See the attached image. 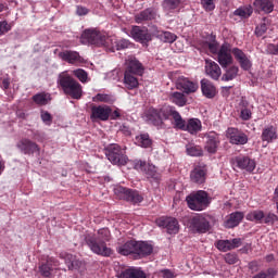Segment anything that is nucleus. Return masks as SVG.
Returning a JSON list of instances; mask_svg holds the SVG:
<instances>
[{
  "mask_svg": "<svg viewBox=\"0 0 278 278\" xmlns=\"http://www.w3.org/2000/svg\"><path fill=\"white\" fill-rule=\"evenodd\" d=\"M147 123L162 129L164 127V121H172L176 129L181 125V114L175 106L163 105L161 109L150 108L144 113Z\"/></svg>",
  "mask_w": 278,
  "mask_h": 278,
  "instance_id": "nucleus-1",
  "label": "nucleus"
},
{
  "mask_svg": "<svg viewBox=\"0 0 278 278\" xmlns=\"http://www.w3.org/2000/svg\"><path fill=\"white\" fill-rule=\"evenodd\" d=\"M112 238V232H110V228H101L98 230L97 236H87L85 238L87 247L93 252L96 255H101V257H112L114 255V251L111 248H108V243Z\"/></svg>",
  "mask_w": 278,
  "mask_h": 278,
  "instance_id": "nucleus-2",
  "label": "nucleus"
},
{
  "mask_svg": "<svg viewBox=\"0 0 278 278\" xmlns=\"http://www.w3.org/2000/svg\"><path fill=\"white\" fill-rule=\"evenodd\" d=\"M56 84L64 92V94L71 97V99L79 100L81 99V97H84V89L81 87V84H79V81H77L67 72L59 74Z\"/></svg>",
  "mask_w": 278,
  "mask_h": 278,
  "instance_id": "nucleus-3",
  "label": "nucleus"
},
{
  "mask_svg": "<svg viewBox=\"0 0 278 278\" xmlns=\"http://www.w3.org/2000/svg\"><path fill=\"white\" fill-rule=\"evenodd\" d=\"M186 201L189 210H193L194 212H203V210H207V207H210L212 198H210L207 191L199 190L190 193L186 198Z\"/></svg>",
  "mask_w": 278,
  "mask_h": 278,
  "instance_id": "nucleus-4",
  "label": "nucleus"
},
{
  "mask_svg": "<svg viewBox=\"0 0 278 278\" xmlns=\"http://www.w3.org/2000/svg\"><path fill=\"white\" fill-rule=\"evenodd\" d=\"M112 39L94 28L85 29L80 36L83 45H94V47H105L110 49Z\"/></svg>",
  "mask_w": 278,
  "mask_h": 278,
  "instance_id": "nucleus-5",
  "label": "nucleus"
},
{
  "mask_svg": "<svg viewBox=\"0 0 278 278\" xmlns=\"http://www.w3.org/2000/svg\"><path fill=\"white\" fill-rule=\"evenodd\" d=\"M104 153L111 164H115L117 166H125V164H127V155H125V151L118 146V143L109 144L104 149Z\"/></svg>",
  "mask_w": 278,
  "mask_h": 278,
  "instance_id": "nucleus-6",
  "label": "nucleus"
},
{
  "mask_svg": "<svg viewBox=\"0 0 278 278\" xmlns=\"http://www.w3.org/2000/svg\"><path fill=\"white\" fill-rule=\"evenodd\" d=\"M212 220H214V217L211 215H195L189 220L190 229L195 233H207Z\"/></svg>",
  "mask_w": 278,
  "mask_h": 278,
  "instance_id": "nucleus-7",
  "label": "nucleus"
},
{
  "mask_svg": "<svg viewBox=\"0 0 278 278\" xmlns=\"http://www.w3.org/2000/svg\"><path fill=\"white\" fill-rule=\"evenodd\" d=\"M60 266V261L53 256H48L46 262H41L38 266V273L41 277L45 278H54L55 274Z\"/></svg>",
  "mask_w": 278,
  "mask_h": 278,
  "instance_id": "nucleus-8",
  "label": "nucleus"
},
{
  "mask_svg": "<svg viewBox=\"0 0 278 278\" xmlns=\"http://www.w3.org/2000/svg\"><path fill=\"white\" fill-rule=\"evenodd\" d=\"M233 49H231V45L223 43L219 48V51L216 54V60L222 68H227V66H231L233 64V56L231 55Z\"/></svg>",
  "mask_w": 278,
  "mask_h": 278,
  "instance_id": "nucleus-9",
  "label": "nucleus"
},
{
  "mask_svg": "<svg viewBox=\"0 0 278 278\" xmlns=\"http://www.w3.org/2000/svg\"><path fill=\"white\" fill-rule=\"evenodd\" d=\"M226 138L230 144L244 146L249 142V136L244 131L233 127L226 130Z\"/></svg>",
  "mask_w": 278,
  "mask_h": 278,
  "instance_id": "nucleus-10",
  "label": "nucleus"
},
{
  "mask_svg": "<svg viewBox=\"0 0 278 278\" xmlns=\"http://www.w3.org/2000/svg\"><path fill=\"white\" fill-rule=\"evenodd\" d=\"M181 131H188L191 136H197L201 129H203V124L199 118H189L187 122L186 119L181 118L180 125L178 128Z\"/></svg>",
  "mask_w": 278,
  "mask_h": 278,
  "instance_id": "nucleus-11",
  "label": "nucleus"
},
{
  "mask_svg": "<svg viewBox=\"0 0 278 278\" xmlns=\"http://www.w3.org/2000/svg\"><path fill=\"white\" fill-rule=\"evenodd\" d=\"M157 227L166 229L170 236L179 233V222L175 217H160L156 219Z\"/></svg>",
  "mask_w": 278,
  "mask_h": 278,
  "instance_id": "nucleus-12",
  "label": "nucleus"
},
{
  "mask_svg": "<svg viewBox=\"0 0 278 278\" xmlns=\"http://www.w3.org/2000/svg\"><path fill=\"white\" fill-rule=\"evenodd\" d=\"M190 179L192 184H197L198 186H202V184H205V181H207V165H194L193 169L190 173Z\"/></svg>",
  "mask_w": 278,
  "mask_h": 278,
  "instance_id": "nucleus-13",
  "label": "nucleus"
},
{
  "mask_svg": "<svg viewBox=\"0 0 278 278\" xmlns=\"http://www.w3.org/2000/svg\"><path fill=\"white\" fill-rule=\"evenodd\" d=\"M112 108L110 105H91V121H110Z\"/></svg>",
  "mask_w": 278,
  "mask_h": 278,
  "instance_id": "nucleus-14",
  "label": "nucleus"
},
{
  "mask_svg": "<svg viewBox=\"0 0 278 278\" xmlns=\"http://www.w3.org/2000/svg\"><path fill=\"white\" fill-rule=\"evenodd\" d=\"M130 36L136 40V42H141V45H147V42H151L152 40L149 28L142 26H132L130 29Z\"/></svg>",
  "mask_w": 278,
  "mask_h": 278,
  "instance_id": "nucleus-15",
  "label": "nucleus"
},
{
  "mask_svg": "<svg viewBox=\"0 0 278 278\" xmlns=\"http://www.w3.org/2000/svg\"><path fill=\"white\" fill-rule=\"evenodd\" d=\"M176 88L185 92V94H192L199 90V84L180 76L176 80Z\"/></svg>",
  "mask_w": 278,
  "mask_h": 278,
  "instance_id": "nucleus-16",
  "label": "nucleus"
},
{
  "mask_svg": "<svg viewBox=\"0 0 278 278\" xmlns=\"http://www.w3.org/2000/svg\"><path fill=\"white\" fill-rule=\"evenodd\" d=\"M253 104H251L245 97H242L237 106L239 118H241V121H251V118H253Z\"/></svg>",
  "mask_w": 278,
  "mask_h": 278,
  "instance_id": "nucleus-17",
  "label": "nucleus"
},
{
  "mask_svg": "<svg viewBox=\"0 0 278 278\" xmlns=\"http://www.w3.org/2000/svg\"><path fill=\"white\" fill-rule=\"evenodd\" d=\"M235 164L237 168H240V170H247V173H253L257 166L255 160L242 154L235 157Z\"/></svg>",
  "mask_w": 278,
  "mask_h": 278,
  "instance_id": "nucleus-18",
  "label": "nucleus"
},
{
  "mask_svg": "<svg viewBox=\"0 0 278 278\" xmlns=\"http://www.w3.org/2000/svg\"><path fill=\"white\" fill-rule=\"evenodd\" d=\"M157 18V10L153 7L147 8L139 13L135 14V23L142 25Z\"/></svg>",
  "mask_w": 278,
  "mask_h": 278,
  "instance_id": "nucleus-19",
  "label": "nucleus"
},
{
  "mask_svg": "<svg viewBox=\"0 0 278 278\" xmlns=\"http://www.w3.org/2000/svg\"><path fill=\"white\" fill-rule=\"evenodd\" d=\"M153 253V245L147 241H136L134 260H142L149 257Z\"/></svg>",
  "mask_w": 278,
  "mask_h": 278,
  "instance_id": "nucleus-20",
  "label": "nucleus"
},
{
  "mask_svg": "<svg viewBox=\"0 0 278 278\" xmlns=\"http://www.w3.org/2000/svg\"><path fill=\"white\" fill-rule=\"evenodd\" d=\"M242 247V239L235 238V239H226V240H218L216 242V249L222 251V253H227V251H233V249H239Z\"/></svg>",
  "mask_w": 278,
  "mask_h": 278,
  "instance_id": "nucleus-21",
  "label": "nucleus"
},
{
  "mask_svg": "<svg viewBox=\"0 0 278 278\" xmlns=\"http://www.w3.org/2000/svg\"><path fill=\"white\" fill-rule=\"evenodd\" d=\"M204 138H206V143L204 147L205 151H207V153H216V151H218V144H220V138L216 131L206 132Z\"/></svg>",
  "mask_w": 278,
  "mask_h": 278,
  "instance_id": "nucleus-22",
  "label": "nucleus"
},
{
  "mask_svg": "<svg viewBox=\"0 0 278 278\" xmlns=\"http://www.w3.org/2000/svg\"><path fill=\"white\" fill-rule=\"evenodd\" d=\"M16 147L22 153H24V155H34L36 151H40V148H38L37 143L27 138L21 139L16 143Z\"/></svg>",
  "mask_w": 278,
  "mask_h": 278,
  "instance_id": "nucleus-23",
  "label": "nucleus"
},
{
  "mask_svg": "<svg viewBox=\"0 0 278 278\" xmlns=\"http://www.w3.org/2000/svg\"><path fill=\"white\" fill-rule=\"evenodd\" d=\"M118 192L123 194V199L125 201H127L128 203H132V205L142 203V201H144V198H142V195H140V192H138L137 190L119 188Z\"/></svg>",
  "mask_w": 278,
  "mask_h": 278,
  "instance_id": "nucleus-24",
  "label": "nucleus"
},
{
  "mask_svg": "<svg viewBox=\"0 0 278 278\" xmlns=\"http://www.w3.org/2000/svg\"><path fill=\"white\" fill-rule=\"evenodd\" d=\"M232 55L237 62H239V66L242 71H250L253 64L251 63V59L244 53V51L240 50L239 48L232 49Z\"/></svg>",
  "mask_w": 278,
  "mask_h": 278,
  "instance_id": "nucleus-25",
  "label": "nucleus"
},
{
  "mask_svg": "<svg viewBox=\"0 0 278 278\" xmlns=\"http://www.w3.org/2000/svg\"><path fill=\"white\" fill-rule=\"evenodd\" d=\"M205 73L211 79L214 81H218L220 76L223 75V70H220V65L212 60H205Z\"/></svg>",
  "mask_w": 278,
  "mask_h": 278,
  "instance_id": "nucleus-26",
  "label": "nucleus"
},
{
  "mask_svg": "<svg viewBox=\"0 0 278 278\" xmlns=\"http://www.w3.org/2000/svg\"><path fill=\"white\" fill-rule=\"evenodd\" d=\"M200 84H201L202 94L206 99H214V97L218 94V90L216 89V86L210 79L203 78L200 81Z\"/></svg>",
  "mask_w": 278,
  "mask_h": 278,
  "instance_id": "nucleus-27",
  "label": "nucleus"
},
{
  "mask_svg": "<svg viewBox=\"0 0 278 278\" xmlns=\"http://www.w3.org/2000/svg\"><path fill=\"white\" fill-rule=\"evenodd\" d=\"M125 73L142 77V75H144V67L142 66V63H140V61H138L136 58H130L128 60V65L125 70Z\"/></svg>",
  "mask_w": 278,
  "mask_h": 278,
  "instance_id": "nucleus-28",
  "label": "nucleus"
},
{
  "mask_svg": "<svg viewBox=\"0 0 278 278\" xmlns=\"http://www.w3.org/2000/svg\"><path fill=\"white\" fill-rule=\"evenodd\" d=\"M242 220H244V213L240 211L233 212L227 216L224 222V227H226V229H233V227H238Z\"/></svg>",
  "mask_w": 278,
  "mask_h": 278,
  "instance_id": "nucleus-29",
  "label": "nucleus"
},
{
  "mask_svg": "<svg viewBox=\"0 0 278 278\" xmlns=\"http://www.w3.org/2000/svg\"><path fill=\"white\" fill-rule=\"evenodd\" d=\"M60 60L67 62V64H79L81 62V55L79 52L73 50H64L59 53Z\"/></svg>",
  "mask_w": 278,
  "mask_h": 278,
  "instance_id": "nucleus-30",
  "label": "nucleus"
},
{
  "mask_svg": "<svg viewBox=\"0 0 278 278\" xmlns=\"http://www.w3.org/2000/svg\"><path fill=\"white\" fill-rule=\"evenodd\" d=\"M60 257L65 260L68 270H79V268L84 266V261L78 260L77 256L73 254L60 255Z\"/></svg>",
  "mask_w": 278,
  "mask_h": 278,
  "instance_id": "nucleus-31",
  "label": "nucleus"
},
{
  "mask_svg": "<svg viewBox=\"0 0 278 278\" xmlns=\"http://www.w3.org/2000/svg\"><path fill=\"white\" fill-rule=\"evenodd\" d=\"M146 177L154 184H160V181H162V174L157 172V167H155L153 164L148 163L146 168Z\"/></svg>",
  "mask_w": 278,
  "mask_h": 278,
  "instance_id": "nucleus-32",
  "label": "nucleus"
},
{
  "mask_svg": "<svg viewBox=\"0 0 278 278\" xmlns=\"http://www.w3.org/2000/svg\"><path fill=\"white\" fill-rule=\"evenodd\" d=\"M116 251L119 255H132L134 257L136 252V240L127 241L126 243L117 247Z\"/></svg>",
  "mask_w": 278,
  "mask_h": 278,
  "instance_id": "nucleus-33",
  "label": "nucleus"
},
{
  "mask_svg": "<svg viewBox=\"0 0 278 278\" xmlns=\"http://www.w3.org/2000/svg\"><path fill=\"white\" fill-rule=\"evenodd\" d=\"M261 140L268 143L277 140V128L273 125L265 127L262 131Z\"/></svg>",
  "mask_w": 278,
  "mask_h": 278,
  "instance_id": "nucleus-34",
  "label": "nucleus"
},
{
  "mask_svg": "<svg viewBox=\"0 0 278 278\" xmlns=\"http://www.w3.org/2000/svg\"><path fill=\"white\" fill-rule=\"evenodd\" d=\"M253 5L256 10H261V12H264L265 14H270V12L275 10V3H273V0H255Z\"/></svg>",
  "mask_w": 278,
  "mask_h": 278,
  "instance_id": "nucleus-35",
  "label": "nucleus"
},
{
  "mask_svg": "<svg viewBox=\"0 0 278 278\" xmlns=\"http://www.w3.org/2000/svg\"><path fill=\"white\" fill-rule=\"evenodd\" d=\"M135 142L142 149H151V147H153V139H151L148 132L136 136Z\"/></svg>",
  "mask_w": 278,
  "mask_h": 278,
  "instance_id": "nucleus-36",
  "label": "nucleus"
},
{
  "mask_svg": "<svg viewBox=\"0 0 278 278\" xmlns=\"http://www.w3.org/2000/svg\"><path fill=\"white\" fill-rule=\"evenodd\" d=\"M168 99L170 103H174L175 105H178V108H184L186 103H188V99L186 98V94L179 91H175L169 93Z\"/></svg>",
  "mask_w": 278,
  "mask_h": 278,
  "instance_id": "nucleus-37",
  "label": "nucleus"
},
{
  "mask_svg": "<svg viewBox=\"0 0 278 278\" xmlns=\"http://www.w3.org/2000/svg\"><path fill=\"white\" fill-rule=\"evenodd\" d=\"M124 85L127 88V90H136L138 86H140V83H138V78L136 77V74H129L127 72L124 73Z\"/></svg>",
  "mask_w": 278,
  "mask_h": 278,
  "instance_id": "nucleus-38",
  "label": "nucleus"
},
{
  "mask_svg": "<svg viewBox=\"0 0 278 278\" xmlns=\"http://www.w3.org/2000/svg\"><path fill=\"white\" fill-rule=\"evenodd\" d=\"M119 278H147V274L138 268H127L119 274Z\"/></svg>",
  "mask_w": 278,
  "mask_h": 278,
  "instance_id": "nucleus-39",
  "label": "nucleus"
},
{
  "mask_svg": "<svg viewBox=\"0 0 278 278\" xmlns=\"http://www.w3.org/2000/svg\"><path fill=\"white\" fill-rule=\"evenodd\" d=\"M238 73H240V67L237 65L227 66L222 79L223 81H233L238 77Z\"/></svg>",
  "mask_w": 278,
  "mask_h": 278,
  "instance_id": "nucleus-40",
  "label": "nucleus"
},
{
  "mask_svg": "<svg viewBox=\"0 0 278 278\" xmlns=\"http://www.w3.org/2000/svg\"><path fill=\"white\" fill-rule=\"evenodd\" d=\"M270 25V17H263L261 24L255 28V35L260 38L268 31V26Z\"/></svg>",
  "mask_w": 278,
  "mask_h": 278,
  "instance_id": "nucleus-41",
  "label": "nucleus"
},
{
  "mask_svg": "<svg viewBox=\"0 0 278 278\" xmlns=\"http://www.w3.org/2000/svg\"><path fill=\"white\" fill-rule=\"evenodd\" d=\"M247 220L251 223H264V211H252L247 214Z\"/></svg>",
  "mask_w": 278,
  "mask_h": 278,
  "instance_id": "nucleus-42",
  "label": "nucleus"
},
{
  "mask_svg": "<svg viewBox=\"0 0 278 278\" xmlns=\"http://www.w3.org/2000/svg\"><path fill=\"white\" fill-rule=\"evenodd\" d=\"M235 16H240V18H249L253 14V7L245 5L237 9L233 12Z\"/></svg>",
  "mask_w": 278,
  "mask_h": 278,
  "instance_id": "nucleus-43",
  "label": "nucleus"
},
{
  "mask_svg": "<svg viewBox=\"0 0 278 278\" xmlns=\"http://www.w3.org/2000/svg\"><path fill=\"white\" fill-rule=\"evenodd\" d=\"M186 152L191 157H201L203 155V149L200 146L187 144Z\"/></svg>",
  "mask_w": 278,
  "mask_h": 278,
  "instance_id": "nucleus-44",
  "label": "nucleus"
},
{
  "mask_svg": "<svg viewBox=\"0 0 278 278\" xmlns=\"http://www.w3.org/2000/svg\"><path fill=\"white\" fill-rule=\"evenodd\" d=\"M181 5V0H164L162 2V8L165 12H173V10H177Z\"/></svg>",
  "mask_w": 278,
  "mask_h": 278,
  "instance_id": "nucleus-45",
  "label": "nucleus"
},
{
  "mask_svg": "<svg viewBox=\"0 0 278 278\" xmlns=\"http://www.w3.org/2000/svg\"><path fill=\"white\" fill-rule=\"evenodd\" d=\"M94 103H112L114 101V97L108 93H98L92 98Z\"/></svg>",
  "mask_w": 278,
  "mask_h": 278,
  "instance_id": "nucleus-46",
  "label": "nucleus"
},
{
  "mask_svg": "<svg viewBox=\"0 0 278 278\" xmlns=\"http://www.w3.org/2000/svg\"><path fill=\"white\" fill-rule=\"evenodd\" d=\"M49 99H50V96L45 92L33 96V101L37 105H47L49 103Z\"/></svg>",
  "mask_w": 278,
  "mask_h": 278,
  "instance_id": "nucleus-47",
  "label": "nucleus"
},
{
  "mask_svg": "<svg viewBox=\"0 0 278 278\" xmlns=\"http://www.w3.org/2000/svg\"><path fill=\"white\" fill-rule=\"evenodd\" d=\"M159 38L163 42H167V43L172 45V42H175V40H177V35H175L174 33H170V31H161L159 34Z\"/></svg>",
  "mask_w": 278,
  "mask_h": 278,
  "instance_id": "nucleus-48",
  "label": "nucleus"
},
{
  "mask_svg": "<svg viewBox=\"0 0 278 278\" xmlns=\"http://www.w3.org/2000/svg\"><path fill=\"white\" fill-rule=\"evenodd\" d=\"M275 275H277V270L275 268H268L265 271L254 275L252 278H275Z\"/></svg>",
  "mask_w": 278,
  "mask_h": 278,
  "instance_id": "nucleus-49",
  "label": "nucleus"
},
{
  "mask_svg": "<svg viewBox=\"0 0 278 278\" xmlns=\"http://www.w3.org/2000/svg\"><path fill=\"white\" fill-rule=\"evenodd\" d=\"M131 165L135 166L136 170H141V172L146 173L147 167L149 166V163H147V161L136 159V160L131 161Z\"/></svg>",
  "mask_w": 278,
  "mask_h": 278,
  "instance_id": "nucleus-50",
  "label": "nucleus"
},
{
  "mask_svg": "<svg viewBox=\"0 0 278 278\" xmlns=\"http://www.w3.org/2000/svg\"><path fill=\"white\" fill-rule=\"evenodd\" d=\"M277 220H278V216L275 215L274 213L264 214L263 223L265 225H275V223H277Z\"/></svg>",
  "mask_w": 278,
  "mask_h": 278,
  "instance_id": "nucleus-51",
  "label": "nucleus"
},
{
  "mask_svg": "<svg viewBox=\"0 0 278 278\" xmlns=\"http://www.w3.org/2000/svg\"><path fill=\"white\" fill-rule=\"evenodd\" d=\"M206 47H208V51L213 55H217L218 52L220 51V46L218 45V41H216V40H213L211 42H206Z\"/></svg>",
  "mask_w": 278,
  "mask_h": 278,
  "instance_id": "nucleus-52",
  "label": "nucleus"
},
{
  "mask_svg": "<svg viewBox=\"0 0 278 278\" xmlns=\"http://www.w3.org/2000/svg\"><path fill=\"white\" fill-rule=\"evenodd\" d=\"M74 75L79 79V81H81V84H86V81H88V73L81 68L75 70Z\"/></svg>",
  "mask_w": 278,
  "mask_h": 278,
  "instance_id": "nucleus-53",
  "label": "nucleus"
},
{
  "mask_svg": "<svg viewBox=\"0 0 278 278\" xmlns=\"http://www.w3.org/2000/svg\"><path fill=\"white\" fill-rule=\"evenodd\" d=\"M129 47H131V43L127 39H121L115 42L116 51H123L125 49H129Z\"/></svg>",
  "mask_w": 278,
  "mask_h": 278,
  "instance_id": "nucleus-54",
  "label": "nucleus"
},
{
  "mask_svg": "<svg viewBox=\"0 0 278 278\" xmlns=\"http://www.w3.org/2000/svg\"><path fill=\"white\" fill-rule=\"evenodd\" d=\"M201 5L205 10V12H214V10L216 9L214 0H201Z\"/></svg>",
  "mask_w": 278,
  "mask_h": 278,
  "instance_id": "nucleus-55",
  "label": "nucleus"
},
{
  "mask_svg": "<svg viewBox=\"0 0 278 278\" xmlns=\"http://www.w3.org/2000/svg\"><path fill=\"white\" fill-rule=\"evenodd\" d=\"M224 260L226 264H230V265L238 264L239 262L238 254L236 253H227Z\"/></svg>",
  "mask_w": 278,
  "mask_h": 278,
  "instance_id": "nucleus-56",
  "label": "nucleus"
},
{
  "mask_svg": "<svg viewBox=\"0 0 278 278\" xmlns=\"http://www.w3.org/2000/svg\"><path fill=\"white\" fill-rule=\"evenodd\" d=\"M12 30V24H9L8 21L0 22V36H4L8 31Z\"/></svg>",
  "mask_w": 278,
  "mask_h": 278,
  "instance_id": "nucleus-57",
  "label": "nucleus"
},
{
  "mask_svg": "<svg viewBox=\"0 0 278 278\" xmlns=\"http://www.w3.org/2000/svg\"><path fill=\"white\" fill-rule=\"evenodd\" d=\"M41 121H43L46 125H51L53 117L48 111H41Z\"/></svg>",
  "mask_w": 278,
  "mask_h": 278,
  "instance_id": "nucleus-58",
  "label": "nucleus"
},
{
  "mask_svg": "<svg viewBox=\"0 0 278 278\" xmlns=\"http://www.w3.org/2000/svg\"><path fill=\"white\" fill-rule=\"evenodd\" d=\"M90 13V10L86 7L83 5H77L76 7V14L77 16H86Z\"/></svg>",
  "mask_w": 278,
  "mask_h": 278,
  "instance_id": "nucleus-59",
  "label": "nucleus"
},
{
  "mask_svg": "<svg viewBox=\"0 0 278 278\" xmlns=\"http://www.w3.org/2000/svg\"><path fill=\"white\" fill-rule=\"evenodd\" d=\"M267 53H269V55H278V43H268Z\"/></svg>",
  "mask_w": 278,
  "mask_h": 278,
  "instance_id": "nucleus-60",
  "label": "nucleus"
},
{
  "mask_svg": "<svg viewBox=\"0 0 278 278\" xmlns=\"http://www.w3.org/2000/svg\"><path fill=\"white\" fill-rule=\"evenodd\" d=\"M110 116L112 121H116L117 118H121V112H118V110H115L113 112L111 111Z\"/></svg>",
  "mask_w": 278,
  "mask_h": 278,
  "instance_id": "nucleus-61",
  "label": "nucleus"
},
{
  "mask_svg": "<svg viewBox=\"0 0 278 278\" xmlns=\"http://www.w3.org/2000/svg\"><path fill=\"white\" fill-rule=\"evenodd\" d=\"M162 275H163V277H165V278H173V277H174L173 271H170V269H164V270H162Z\"/></svg>",
  "mask_w": 278,
  "mask_h": 278,
  "instance_id": "nucleus-62",
  "label": "nucleus"
},
{
  "mask_svg": "<svg viewBox=\"0 0 278 278\" xmlns=\"http://www.w3.org/2000/svg\"><path fill=\"white\" fill-rule=\"evenodd\" d=\"M2 88H3V90H8V88H10V79L4 78L2 80Z\"/></svg>",
  "mask_w": 278,
  "mask_h": 278,
  "instance_id": "nucleus-63",
  "label": "nucleus"
},
{
  "mask_svg": "<svg viewBox=\"0 0 278 278\" xmlns=\"http://www.w3.org/2000/svg\"><path fill=\"white\" fill-rule=\"evenodd\" d=\"M4 10H8V5L5 3H0V13L4 12Z\"/></svg>",
  "mask_w": 278,
  "mask_h": 278,
  "instance_id": "nucleus-64",
  "label": "nucleus"
}]
</instances>
